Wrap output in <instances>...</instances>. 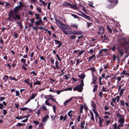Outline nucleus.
I'll list each match as a JSON object with an SVG mask.
<instances>
[{
	"mask_svg": "<svg viewBox=\"0 0 129 129\" xmlns=\"http://www.w3.org/2000/svg\"><path fill=\"white\" fill-rule=\"evenodd\" d=\"M19 5L15 7L14 9L13 10L10 11L8 14L9 17L8 19L10 21H13L14 20H20V15L17 14L19 10L24 7L23 4L21 2H19Z\"/></svg>",
	"mask_w": 129,
	"mask_h": 129,
	"instance_id": "f257e3e1",
	"label": "nucleus"
},
{
	"mask_svg": "<svg viewBox=\"0 0 129 129\" xmlns=\"http://www.w3.org/2000/svg\"><path fill=\"white\" fill-rule=\"evenodd\" d=\"M84 85L83 81L82 80L81 81V83L79 85H77L76 87L74 88L73 90L74 91L77 90L78 92H81L83 90V86Z\"/></svg>",
	"mask_w": 129,
	"mask_h": 129,
	"instance_id": "f03ea898",
	"label": "nucleus"
},
{
	"mask_svg": "<svg viewBox=\"0 0 129 129\" xmlns=\"http://www.w3.org/2000/svg\"><path fill=\"white\" fill-rule=\"evenodd\" d=\"M117 3V0H110L107 3L106 6L109 8H112Z\"/></svg>",
	"mask_w": 129,
	"mask_h": 129,
	"instance_id": "7ed1b4c3",
	"label": "nucleus"
},
{
	"mask_svg": "<svg viewBox=\"0 0 129 129\" xmlns=\"http://www.w3.org/2000/svg\"><path fill=\"white\" fill-rule=\"evenodd\" d=\"M57 25L61 29L62 31L66 28L68 30H70L71 29V27L68 24H65L59 21L56 23Z\"/></svg>",
	"mask_w": 129,
	"mask_h": 129,
	"instance_id": "20e7f679",
	"label": "nucleus"
},
{
	"mask_svg": "<svg viewBox=\"0 0 129 129\" xmlns=\"http://www.w3.org/2000/svg\"><path fill=\"white\" fill-rule=\"evenodd\" d=\"M98 118L99 119L98 121V123L99 124V126L100 127H102L103 126L102 123L104 120V119L100 116H98Z\"/></svg>",
	"mask_w": 129,
	"mask_h": 129,
	"instance_id": "39448f33",
	"label": "nucleus"
},
{
	"mask_svg": "<svg viewBox=\"0 0 129 129\" xmlns=\"http://www.w3.org/2000/svg\"><path fill=\"white\" fill-rule=\"evenodd\" d=\"M49 118V116L48 115H45L43 117L42 119V121L43 122L46 123Z\"/></svg>",
	"mask_w": 129,
	"mask_h": 129,
	"instance_id": "423d86ee",
	"label": "nucleus"
},
{
	"mask_svg": "<svg viewBox=\"0 0 129 129\" xmlns=\"http://www.w3.org/2000/svg\"><path fill=\"white\" fill-rule=\"evenodd\" d=\"M104 28L102 27H100L99 28V30L98 33L100 35L104 34Z\"/></svg>",
	"mask_w": 129,
	"mask_h": 129,
	"instance_id": "0eeeda50",
	"label": "nucleus"
},
{
	"mask_svg": "<svg viewBox=\"0 0 129 129\" xmlns=\"http://www.w3.org/2000/svg\"><path fill=\"white\" fill-rule=\"evenodd\" d=\"M75 98V97H73L71 98L68 100L64 101L63 103L64 105V106H66L67 105V104L70 102L71 101L72 99Z\"/></svg>",
	"mask_w": 129,
	"mask_h": 129,
	"instance_id": "6e6552de",
	"label": "nucleus"
},
{
	"mask_svg": "<svg viewBox=\"0 0 129 129\" xmlns=\"http://www.w3.org/2000/svg\"><path fill=\"white\" fill-rule=\"evenodd\" d=\"M35 22V23L36 25H39L40 24H43V21L42 20H38Z\"/></svg>",
	"mask_w": 129,
	"mask_h": 129,
	"instance_id": "1a4fd4ad",
	"label": "nucleus"
},
{
	"mask_svg": "<svg viewBox=\"0 0 129 129\" xmlns=\"http://www.w3.org/2000/svg\"><path fill=\"white\" fill-rule=\"evenodd\" d=\"M117 48L118 50V52L121 54V56H122L123 54V52L122 49H120L119 46H118Z\"/></svg>",
	"mask_w": 129,
	"mask_h": 129,
	"instance_id": "9d476101",
	"label": "nucleus"
},
{
	"mask_svg": "<svg viewBox=\"0 0 129 129\" xmlns=\"http://www.w3.org/2000/svg\"><path fill=\"white\" fill-rule=\"evenodd\" d=\"M40 109L42 111H47V108L46 106L44 104L42 105L40 108Z\"/></svg>",
	"mask_w": 129,
	"mask_h": 129,
	"instance_id": "9b49d317",
	"label": "nucleus"
},
{
	"mask_svg": "<svg viewBox=\"0 0 129 129\" xmlns=\"http://www.w3.org/2000/svg\"><path fill=\"white\" fill-rule=\"evenodd\" d=\"M55 44L56 45L58 44V46L59 47H60L61 46L62 44V42H60L58 40H55Z\"/></svg>",
	"mask_w": 129,
	"mask_h": 129,
	"instance_id": "f8f14e48",
	"label": "nucleus"
},
{
	"mask_svg": "<svg viewBox=\"0 0 129 129\" xmlns=\"http://www.w3.org/2000/svg\"><path fill=\"white\" fill-rule=\"evenodd\" d=\"M39 2L41 3V4L40 3L39 4L41 6H42V5L43 6L45 7L47 5V3L42 0H39Z\"/></svg>",
	"mask_w": 129,
	"mask_h": 129,
	"instance_id": "ddd939ff",
	"label": "nucleus"
},
{
	"mask_svg": "<svg viewBox=\"0 0 129 129\" xmlns=\"http://www.w3.org/2000/svg\"><path fill=\"white\" fill-rule=\"evenodd\" d=\"M71 4L66 2H65L62 5L66 6V7H70Z\"/></svg>",
	"mask_w": 129,
	"mask_h": 129,
	"instance_id": "4468645a",
	"label": "nucleus"
},
{
	"mask_svg": "<svg viewBox=\"0 0 129 129\" xmlns=\"http://www.w3.org/2000/svg\"><path fill=\"white\" fill-rule=\"evenodd\" d=\"M76 5H73L71 4L70 8H72L74 9H78V8L76 7Z\"/></svg>",
	"mask_w": 129,
	"mask_h": 129,
	"instance_id": "2eb2a0df",
	"label": "nucleus"
},
{
	"mask_svg": "<svg viewBox=\"0 0 129 129\" xmlns=\"http://www.w3.org/2000/svg\"><path fill=\"white\" fill-rule=\"evenodd\" d=\"M35 15L36 16V19L37 20H42L41 18V17L40 16V15L38 14L35 13Z\"/></svg>",
	"mask_w": 129,
	"mask_h": 129,
	"instance_id": "dca6fc26",
	"label": "nucleus"
},
{
	"mask_svg": "<svg viewBox=\"0 0 129 129\" xmlns=\"http://www.w3.org/2000/svg\"><path fill=\"white\" fill-rule=\"evenodd\" d=\"M70 26L71 27L75 28L76 29H77L78 25L75 24L71 23L70 25Z\"/></svg>",
	"mask_w": 129,
	"mask_h": 129,
	"instance_id": "f3484780",
	"label": "nucleus"
},
{
	"mask_svg": "<svg viewBox=\"0 0 129 129\" xmlns=\"http://www.w3.org/2000/svg\"><path fill=\"white\" fill-rule=\"evenodd\" d=\"M118 122L120 123H124V117L119 118Z\"/></svg>",
	"mask_w": 129,
	"mask_h": 129,
	"instance_id": "a211bd4d",
	"label": "nucleus"
},
{
	"mask_svg": "<svg viewBox=\"0 0 129 129\" xmlns=\"http://www.w3.org/2000/svg\"><path fill=\"white\" fill-rule=\"evenodd\" d=\"M82 33L80 32V31H74V33L73 35H80Z\"/></svg>",
	"mask_w": 129,
	"mask_h": 129,
	"instance_id": "6ab92c4d",
	"label": "nucleus"
},
{
	"mask_svg": "<svg viewBox=\"0 0 129 129\" xmlns=\"http://www.w3.org/2000/svg\"><path fill=\"white\" fill-rule=\"evenodd\" d=\"M93 82L91 83V84L93 83L94 84H95L96 83V76H93Z\"/></svg>",
	"mask_w": 129,
	"mask_h": 129,
	"instance_id": "aec40b11",
	"label": "nucleus"
},
{
	"mask_svg": "<svg viewBox=\"0 0 129 129\" xmlns=\"http://www.w3.org/2000/svg\"><path fill=\"white\" fill-rule=\"evenodd\" d=\"M66 28H65L64 29L62 30L63 32L64 33V34L65 35H70V31H66Z\"/></svg>",
	"mask_w": 129,
	"mask_h": 129,
	"instance_id": "412c9836",
	"label": "nucleus"
},
{
	"mask_svg": "<svg viewBox=\"0 0 129 129\" xmlns=\"http://www.w3.org/2000/svg\"><path fill=\"white\" fill-rule=\"evenodd\" d=\"M84 18L86 19H87L89 21H91L92 20L91 18L89 16L86 15Z\"/></svg>",
	"mask_w": 129,
	"mask_h": 129,
	"instance_id": "4be33fe9",
	"label": "nucleus"
},
{
	"mask_svg": "<svg viewBox=\"0 0 129 129\" xmlns=\"http://www.w3.org/2000/svg\"><path fill=\"white\" fill-rule=\"evenodd\" d=\"M91 105L92 107H93L94 109H96V105L95 104L94 102L93 101H91Z\"/></svg>",
	"mask_w": 129,
	"mask_h": 129,
	"instance_id": "5701e85b",
	"label": "nucleus"
},
{
	"mask_svg": "<svg viewBox=\"0 0 129 129\" xmlns=\"http://www.w3.org/2000/svg\"><path fill=\"white\" fill-rule=\"evenodd\" d=\"M36 95L37 94H31L30 97L29 98V99H30V100L33 99Z\"/></svg>",
	"mask_w": 129,
	"mask_h": 129,
	"instance_id": "b1692460",
	"label": "nucleus"
},
{
	"mask_svg": "<svg viewBox=\"0 0 129 129\" xmlns=\"http://www.w3.org/2000/svg\"><path fill=\"white\" fill-rule=\"evenodd\" d=\"M90 115L91 116V119L92 121H94V115L93 114V113L91 112H90Z\"/></svg>",
	"mask_w": 129,
	"mask_h": 129,
	"instance_id": "393cba45",
	"label": "nucleus"
},
{
	"mask_svg": "<svg viewBox=\"0 0 129 129\" xmlns=\"http://www.w3.org/2000/svg\"><path fill=\"white\" fill-rule=\"evenodd\" d=\"M108 50V49H102L101 50H99V54H100L101 53H102V52L103 51H107Z\"/></svg>",
	"mask_w": 129,
	"mask_h": 129,
	"instance_id": "a878e982",
	"label": "nucleus"
},
{
	"mask_svg": "<svg viewBox=\"0 0 129 129\" xmlns=\"http://www.w3.org/2000/svg\"><path fill=\"white\" fill-rule=\"evenodd\" d=\"M92 110L93 111L94 113H95V117H98L99 116L97 112L94 109H92Z\"/></svg>",
	"mask_w": 129,
	"mask_h": 129,
	"instance_id": "bb28decb",
	"label": "nucleus"
},
{
	"mask_svg": "<svg viewBox=\"0 0 129 129\" xmlns=\"http://www.w3.org/2000/svg\"><path fill=\"white\" fill-rule=\"evenodd\" d=\"M78 76L81 79L83 80L85 77V75L84 74H82L79 75Z\"/></svg>",
	"mask_w": 129,
	"mask_h": 129,
	"instance_id": "cd10ccee",
	"label": "nucleus"
},
{
	"mask_svg": "<svg viewBox=\"0 0 129 129\" xmlns=\"http://www.w3.org/2000/svg\"><path fill=\"white\" fill-rule=\"evenodd\" d=\"M85 52V51L84 50H81V51L78 53V56H80L81 55L83 54Z\"/></svg>",
	"mask_w": 129,
	"mask_h": 129,
	"instance_id": "c85d7f7f",
	"label": "nucleus"
},
{
	"mask_svg": "<svg viewBox=\"0 0 129 129\" xmlns=\"http://www.w3.org/2000/svg\"><path fill=\"white\" fill-rule=\"evenodd\" d=\"M73 111L72 110H71L68 113V116L71 118L72 116V115L71 113Z\"/></svg>",
	"mask_w": 129,
	"mask_h": 129,
	"instance_id": "c756f323",
	"label": "nucleus"
},
{
	"mask_svg": "<svg viewBox=\"0 0 129 129\" xmlns=\"http://www.w3.org/2000/svg\"><path fill=\"white\" fill-rule=\"evenodd\" d=\"M41 83L38 80H37L36 82H35L34 83V85H35L36 84L37 85H41Z\"/></svg>",
	"mask_w": 129,
	"mask_h": 129,
	"instance_id": "7c9ffc66",
	"label": "nucleus"
},
{
	"mask_svg": "<svg viewBox=\"0 0 129 129\" xmlns=\"http://www.w3.org/2000/svg\"><path fill=\"white\" fill-rule=\"evenodd\" d=\"M95 55H92L91 56H90L89 58V60L88 61H89L90 60H91V59H92V58H95Z\"/></svg>",
	"mask_w": 129,
	"mask_h": 129,
	"instance_id": "2f4dec72",
	"label": "nucleus"
},
{
	"mask_svg": "<svg viewBox=\"0 0 129 129\" xmlns=\"http://www.w3.org/2000/svg\"><path fill=\"white\" fill-rule=\"evenodd\" d=\"M117 117L119 118H121L122 117H124V116L123 115H121L119 113H118L117 115Z\"/></svg>",
	"mask_w": 129,
	"mask_h": 129,
	"instance_id": "473e14b6",
	"label": "nucleus"
},
{
	"mask_svg": "<svg viewBox=\"0 0 129 129\" xmlns=\"http://www.w3.org/2000/svg\"><path fill=\"white\" fill-rule=\"evenodd\" d=\"M107 28L108 30V31L109 32V33L110 34H112V31L111 28L109 26H107Z\"/></svg>",
	"mask_w": 129,
	"mask_h": 129,
	"instance_id": "72a5a7b5",
	"label": "nucleus"
},
{
	"mask_svg": "<svg viewBox=\"0 0 129 129\" xmlns=\"http://www.w3.org/2000/svg\"><path fill=\"white\" fill-rule=\"evenodd\" d=\"M54 96L51 95H48L47 96L46 98H45L46 99H51L53 97H54Z\"/></svg>",
	"mask_w": 129,
	"mask_h": 129,
	"instance_id": "f704fd0d",
	"label": "nucleus"
},
{
	"mask_svg": "<svg viewBox=\"0 0 129 129\" xmlns=\"http://www.w3.org/2000/svg\"><path fill=\"white\" fill-rule=\"evenodd\" d=\"M45 103L47 105L49 106H52L51 104V103H49V102H48V101H45Z\"/></svg>",
	"mask_w": 129,
	"mask_h": 129,
	"instance_id": "c9c22d12",
	"label": "nucleus"
},
{
	"mask_svg": "<svg viewBox=\"0 0 129 129\" xmlns=\"http://www.w3.org/2000/svg\"><path fill=\"white\" fill-rule=\"evenodd\" d=\"M122 40L123 41V43H120V45L123 46L124 45V44L126 42V41L125 39L124 38L122 39Z\"/></svg>",
	"mask_w": 129,
	"mask_h": 129,
	"instance_id": "e433bc0d",
	"label": "nucleus"
},
{
	"mask_svg": "<svg viewBox=\"0 0 129 129\" xmlns=\"http://www.w3.org/2000/svg\"><path fill=\"white\" fill-rule=\"evenodd\" d=\"M98 87V86L96 85H94L93 89V92H95L97 90Z\"/></svg>",
	"mask_w": 129,
	"mask_h": 129,
	"instance_id": "4c0bfd02",
	"label": "nucleus"
},
{
	"mask_svg": "<svg viewBox=\"0 0 129 129\" xmlns=\"http://www.w3.org/2000/svg\"><path fill=\"white\" fill-rule=\"evenodd\" d=\"M70 38L72 39H75L76 38V36L74 35H71L70 36Z\"/></svg>",
	"mask_w": 129,
	"mask_h": 129,
	"instance_id": "58836bf2",
	"label": "nucleus"
},
{
	"mask_svg": "<svg viewBox=\"0 0 129 129\" xmlns=\"http://www.w3.org/2000/svg\"><path fill=\"white\" fill-rule=\"evenodd\" d=\"M36 9L38 12L40 13H41V8L39 7H37L36 8Z\"/></svg>",
	"mask_w": 129,
	"mask_h": 129,
	"instance_id": "ea45409f",
	"label": "nucleus"
},
{
	"mask_svg": "<svg viewBox=\"0 0 129 129\" xmlns=\"http://www.w3.org/2000/svg\"><path fill=\"white\" fill-rule=\"evenodd\" d=\"M71 14V15L73 17H74V18H80V17H78V16H77L76 15H75V14Z\"/></svg>",
	"mask_w": 129,
	"mask_h": 129,
	"instance_id": "a19ab883",
	"label": "nucleus"
},
{
	"mask_svg": "<svg viewBox=\"0 0 129 129\" xmlns=\"http://www.w3.org/2000/svg\"><path fill=\"white\" fill-rule=\"evenodd\" d=\"M29 79H25L24 80V82L26 83L27 85H29L30 83L29 81Z\"/></svg>",
	"mask_w": 129,
	"mask_h": 129,
	"instance_id": "79ce46f5",
	"label": "nucleus"
},
{
	"mask_svg": "<svg viewBox=\"0 0 129 129\" xmlns=\"http://www.w3.org/2000/svg\"><path fill=\"white\" fill-rule=\"evenodd\" d=\"M89 6L93 8L94 7L93 6V3L92 2H89Z\"/></svg>",
	"mask_w": 129,
	"mask_h": 129,
	"instance_id": "37998d69",
	"label": "nucleus"
},
{
	"mask_svg": "<svg viewBox=\"0 0 129 129\" xmlns=\"http://www.w3.org/2000/svg\"><path fill=\"white\" fill-rule=\"evenodd\" d=\"M20 109L22 111H24L27 110V107L21 108H20Z\"/></svg>",
	"mask_w": 129,
	"mask_h": 129,
	"instance_id": "c03bdc74",
	"label": "nucleus"
},
{
	"mask_svg": "<svg viewBox=\"0 0 129 129\" xmlns=\"http://www.w3.org/2000/svg\"><path fill=\"white\" fill-rule=\"evenodd\" d=\"M56 107L55 105H54L53 106V111L55 113L56 112Z\"/></svg>",
	"mask_w": 129,
	"mask_h": 129,
	"instance_id": "a18cd8bd",
	"label": "nucleus"
},
{
	"mask_svg": "<svg viewBox=\"0 0 129 129\" xmlns=\"http://www.w3.org/2000/svg\"><path fill=\"white\" fill-rule=\"evenodd\" d=\"M63 91V90H58L55 91V92H56L57 94H59L61 92Z\"/></svg>",
	"mask_w": 129,
	"mask_h": 129,
	"instance_id": "49530a36",
	"label": "nucleus"
},
{
	"mask_svg": "<svg viewBox=\"0 0 129 129\" xmlns=\"http://www.w3.org/2000/svg\"><path fill=\"white\" fill-rule=\"evenodd\" d=\"M79 12L82 14V15H81V16L83 17L84 18V17L86 15L85 13H84L82 12L81 11Z\"/></svg>",
	"mask_w": 129,
	"mask_h": 129,
	"instance_id": "de8ad7c7",
	"label": "nucleus"
},
{
	"mask_svg": "<svg viewBox=\"0 0 129 129\" xmlns=\"http://www.w3.org/2000/svg\"><path fill=\"white\" fill-rule=\"evenodd\" d=\"M40 109H38L37 110V111L36 112V114H37V115L38 116L39 115V114L40 113Z\"/></svg>",
	"mask_w": 129,
	"mask_h": 129,
	"instance_id": "09e8293b",
	"label": "nucleus"
},
{
	"mask_svg": "<svg viewBox=\"0 0 129 129\" xmlns=\"http://www.w3.org/2000/svg\"><path fill=\"white\" fill-rule=\"evenodd\" d=\"M87 26L88 27L92 25L93 24L91 23L87 22Z\"/></svg>",
	"mask_w": 129,
	"mask_h": 129,
	"instance_id": "8fccbe9b",
	"label": "nucleus"
},
{
	"mask_svg": "<svg viewBox=\"0 0 129 129\" xmlns=\"http://www.w3.org/2000/svg\"><path fill=\"white\" fill-rule=\"evenodd\" d=\"M89 53L91 54H92L93 53H95V52L92 49H90L89 50Z\"/></svg>",
	"mask_w": 129,
	"mask_h": 129,
	"instance_id": "3c124183",
	"label": "nucleus"
},
{
	"mask_svg": "<svg viewBox=\"0 0 129 129\" xmlns=\"http://www.w3.org/2000/svg\"><path fill=\"white\" fill-rule=\"evenodd\" d=\"M120 104L121 106H124V101H120Z\"/></svg>",
	"mask_w": 129,
	"mask_h": 129,
	"instance_id": "603ef678",
	"label": "nucleus"
},
{
	"mask_svg": "<svg viewBox=\"0 0 129 129\" xmlns=\"http://www.w3.org/2000/svg\"><path fill=\"white\" fill-rule=\"evenodd\" d=\"M21 61L23 63V64H24L26 62V60L23 58H22L21 59Z\"/></svg>",
	"mask_w": 129,
	"mask_h": 129,
	"instance_id": "864d4df0",
	"label": "nucleus"
},
{
	"mask_svg": "<svg viewBox=\"0 0 129 129\" xmlns=\"http://www.w3.org/2000/svg\"><path fill=\"white\" fill-rule=\"evenodd\" d=\"M20 95L19 91H18L16 90V96H19Z\"/></svg>",
	"mask_w": 129,
	"mask_h": 129,
	"instance_id": "5fc2aeb1",
	"label": "nucleus"
},
{
	"mask_svg": "<svg viewBox=\"0 0 129 129\" xmlns=\"http://www.w3.org/2000/svg\"><path fill=\"white\" fill-rule=\"evenodd\" d=\"M55 65H56V68L57 69H58V68H59V66H58V61H55Z\"/></svg>",
	"mask_w": 129,
	"mask_h": 129,
	"instance_id": "6e6d98bb",
	"label": "nucleus"
},
{
	"mask_svg": "<svg viewBox=\"0 0 129 129\" xmlns=\"http://www.w3.org/2000/svg\"><path fill=\"white\" fill-rule=\"evenodd\" d=\"M107 40V37L106 34H105L104 35V38L103 39V41H104V40Z\"/></svg>",
	"mask_w": 129,
	"mask_h": 129,
	"instance_id": "4d7b16f0",
	"label": "nucleus"
},
{
	"mask_svg": "<svg viewBox=\"0 0 129 129\" xmlns=\"http://www.w3.org/2000/svg\"><path fill=\"white\" fill-rule=\"evenodd\" d=\"M116 99L117 100V102H118L120 100V97L119 96H117L116 98Z\"/></svg>",
	"mask_w": 129,
	"mask_h": 129,
	"instance_id": "13d9d810",
	"label": "nucleus"
},
{
	"mask_svg": "<svg viewBox=\"0 0 129 129\" xmlns=\"http://www.w3.org/2000/svg\"><path fill=\"white\" fill-rule=\"evenodd\" d=\"M56 57H57L58 60L60 61H61V60L60 58V57H59V55H58V54H56Z\"/></svg>",
	"mask_w": 129,
	"mask_h": 129,
	"instance_id": "bf43d9fd",
	"label": "nucleus"
},
{
	"mask_svg": "<svg viewBox=\"0 0 129 129\" xmlns=\"http://www.w3.org/2000/svg\"><path fill=\"white\" fill-rule=\"evenodd\" d=\"M50 60L51 62L53 64H54V60L53 58H50Z\"/></svg>",
	"mask_w": 129,
	"mask_h": 129,
	"instance_id": "052dcab7",
	"label": "nucleus"
},
{
	"mask_svg": "<svg viewBox=\"0 0 129 129\" xmlns=\"http://www.w3.org/2000/svg\"><path fill=\"white\" fill-rule=\"evenodd\" d=\"M9 77L11 78V80H14L15 81H17L18 80L17 79H16L15 77L12 78L11 76H10Z\"/></svg>",
	"mask_w": 129,
	"mask_h": 129,
	"instance_id": "680f3d73",
	"label": "nucleus"
},
{
	"mask_svg": "<svg viewBox=\"0 0 129 129\" xmlns=\"http://www.w3.org/2000/svg\"><path fill=\"white\" fill-rule=\"evenodd\" d=\"M8 79V77L7 75H5L4 77L3 78V79H5L6 80H7Z\"/></svg>",
	"mask_w": 129,
	"mask_h": 129,
	"instance_id": "e2e57ef3",
	"label": "nucleus"
},
{
	"mask_svg": "<svg viewBox=\"0 0 129 129\" xmlns=\"http://www.w3.org/2000/svg\"><path fill=\"white\" fill-rule=\"evenodd\" d=\"M88 70H92V71H95V68L93 67H91L88 69Z\"/></svg>",
	"mask_w": 129,
	"mask_h": 129,
	"instance_id": "0e129e2a",
	"label": "nucleus"
},
{
	"mask_svg": "<svg viewBox=\"0 0 129 129\" xmlns=\"http://www.w3.org/2000/svg\"><path fill=\"white\" fill-rule=\"evenodd\" d=\"M112 102H113V103H115V105H116V103L115 102H116V98H113L112 99Z\"/></svg>",
	"mask_w": 129,
	"mask_h": 129,
	"instance_id": "69168bd1",
	"label": "nucleus"
},
{
	"mask_svg": "<svg viewBox=\"0 0 129 129\" xmlns=\"http://www.w3.org/2000/svg\"><path fill=\"white\" fill-rule=\"evenodd\" d=\"M51 4V3H48V5H47V8H48L49 9H50V6Z\"/></svg>",
	"mask_w": 129,
	"mask_h": 129,
	"instance_id": "338daca9",
	"label": "nucleus"
},
{
	"mask_svg": "<svg viewBox=\"0 0 129 129\" xmlns=\"http://www.w3.org/2000/svg\"><path fill=\"white\" fill-rule=\"evenodd\" d=\"M121 77L119 76L117 77L116 78V79H117L118 81H119L121 80Z\"/></svg>",
	"mask_w": 129,
	"mask_h": 129,
	"instance_id": "774afa93",
	"label": "nucleus"
}]
</instances>
